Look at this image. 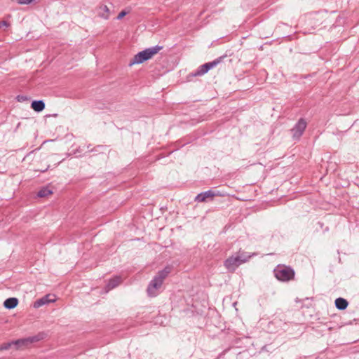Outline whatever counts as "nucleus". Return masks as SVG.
Instances as JSON below:
<instances>
[{
	"mask_svg": "<svg viewBox=\"0 0 359 359\" xmlns=\"http://www.w3.org/2000/svg\"><path fill=\"white\" fill-rule=\"evenodd\" d=\"M171 270V266H165L163 270L159 271L150 281L147 289V294L149 297H154L158 295L159 289L161 287L165 279L170 273Z\"/></svg>",
	"mask_w": 359,
	"mask_h": 359,
	"instance_id": "1",
	"label": "nucleus"
},
{
	"mask_svg": "<svg viewBox=\"0 0 359 359\" xmlns=\"http://www.w3.org/2000/svg\"><path fill=\"white\" fill-rule=\"evenodd\" d=\"M162 49L163 46H155L151 48H146L144 50L139 52L134 56L130 63V65L134 64H141L144 61L151 59L154 55L157 54Z\"/></svg>",
	"mask_w": 359,
	"mask_h": 359,
	"instance_id": "2",
	"label": "nucleus"
},
{
	"mask_svg": "<svg viewBox=\"0 0 359 359\" xmlns=\"http://www.w3.org/2000/svg\"><path fill=\"white\" fill-rule=\"evenodd\" d=\"M276 278L283 282L290 281L294 278V271L290 266L278 265L273 271Z\"/></svg>",
	"mask_w": 359,
	"mask_h": 359,
	"instance_id": "3",
	"label": "nucleus"
},
{
	"mask_svg": "<svg viewBox=\"0 0 359 359\" xmlns=\"http://www.w3.org/2000/svg\"><path fill=\"white\" fill-rule=\"evenodd\" d=\"M226 57V55H223L221 57H217V59L214 60L212 62L205 63L202 65H201L196 71L193 73L194 76H199L205 74L207 73L210 69L215 67L217 65L221 63L224 58Z\"/></svg>",
	"mask_w": 359,
	"mask_h": 359,
	"instance_id": "4",
	"label": "nucleus"
},
{
	"mask_svg": "<svg viewBox=\"0 0 359 359\" xmlns=\"http://www.w3.org/2000/svg\"><path fill=\"white\" fill-rule=\"evenodd\" d=\"M43 333H39L35 336L13 341L12 344H13V345H15L18 348L22 347H28L30 344L43 339Z\"/></svg>",
	"mask_w": 359,
	"mask_h": 359,
	"instance_id": "5",
	"label": "nucleus"
},
{
	"mask_svg": "<svg viewBox=\"0 0 359 359\" xmlns=\"http://www.w3.org/2000/svg\"><path fill=\"white\" fill-rule=\"evenodd\" d=\"M222 194L219 191L208 190L198 194L194 198V201L199 203L208 202L212 201L215 196H222Z\"/></svg>",
	"mask_w": 359,
	"mask_h": 359,
	"instance_id": "6",
	"label": "nucleus"
},
{
	"mask_svg": "<svg viewBox=\"0 0 359 359\" xmlns=\"http://www.w3.org/2000/svg\"><path fill=\"white\" fill-rule=\"evenodd\" d=\"M307 126V122L303 118L299 119L295 126L291 129L292 137L299 139L304 133Z\"/></svg>",
	"mask_w": 359,
	"mask_h": 359,
	"instance_id": "7",
	"label": "nucleus"
},
{
	"mask_svg": "<svg viewBox=\"0 0 359 359\" xmlns=\"http://www.w3.org/2000/svg\"><path fill=\"white\" fill-rule=\"evenodd\" d=\"M242 264L238 256L233 255L224 261V265L229 272H234L237 267Z\"/></svg>",
	"mask_w": 359,
	"mask_h": 359,
	"instance_id": "8",
	"label": "nucleus"
},
{
	"mask_svg": "<svg viewBox=\"0 0 359 359\" xmlns=\"http://www.w3.org/2000/svg\"><path fill=\"white\" fill-rule=\"evenodd\" d=\"M55 302V295L48 294L43 297L37 299L34 303V307L35 309H38L43 305L48 304L49 303Z\"/></svg>",
	"mask_w": 359,
	"mask_h": 359,
	"instance_id": "9",
	"label": "nucleus"
},
{
	"mask_svg": "<svg viewBox=\"0 0 359 359\" xmlns=\"http://www.w3.org/2000/svg\"><path fill=\"white\" fill-rule=\"evenodd\" d=\"M18 299L15 297H10L6 299L4 302V306L6 309H12L18 306Z\"/></svg>",
	"mask_w": 359,
	"mask_h": 359,
	"instance_id": "10",
	"label": "nucleus"
},
{
	"mask_svg": "<svg viewBox=\"0 0 359 359\" xmlns=\"http://www.w3.org/2000/svg\"><path fill=\"white\" fill-rule=\"evenodd\" d=\"M32 108L37 112H40L45 109V103L43 100H34L31 104Z\"/></svg>",
	"mask_w": 359,
	"mask_h": 359,
	"instance_id": "11",
	"label": "nucleus"
},
{
	"mask_svg": "<svg viewBox=\"0 0 359 359\" xmlns=\"http://www.w3.org/2000/svg\"><path fill=\"white\" fill-rule=\"evenodd\" d=\"M348 303L347 300L344 298L339 297L335 300V306L339 310L346 309L348 306Z\"/></svg>",
	"mask_w": 359,
	"mask_h": 359,
	"instance_id": "12",
	"label": "nucleus"
},
{
	"mask_svg": "<svg viewBox=\"0 0 359 359\" xmlns=\"http://www.w3.org/2000/svg\"><path fill=\"white\" fill-rule=\"evenodd\" d=\"M52 191L49 189L48 187H43L39 191L37 196L39 198H43L52 194Z\"/></svg>",
	"mask_w": 359,
	"mask_h": 359,
	"instance_id": "13",
	"label": "nucleus"
},
{
	"mask_svg": "<svg viewBox=\"0 0 359 359\" xmlns=\"http://www.w3.org/2000/svg\"><path fill=\"white\" fill-rule=\"evenodd\" d=\"M236 256H238L241 264L248 262V259L251 257V255H248L244 252H238V253L236 255Z\"/></svg>",
	"mask_w": 359,
	"mask_h": 359,
	"instance_id": "14",
	"label": "nucleus"
},
{
	"mask_svg": "<svg viewBox=\"0 0 359 359\" xmlns=\"http://www.w3.org/2000/svg\"><path fill=\"white\" fill-rule=\"evenodd\" d=\"M130 11V8H126L123 10L121 12L118 13V15L116 16L117 20L122 19L124 16H126L127 14H128Z\"/></svg>",
	"mask_w": 359,
	"mask_h": 359,
	"instance_id": "15",
	"label": "nucleus"
},
{
	"mask_svg": "<svg viewBox=\"0 0 359 359\" xmlns=\"http://www.w3.org/2000/svg\"><path fill=\"white\" fill-rule=\"evenodd\" d=\"M13 344H12V341H11V342L4 344L3 345H0L1 351L8 349Z\"/></svg>",
	"mask_w": 359,
	"mask_h": 359,
	"instance_id": "16",
	"label": "nucleus"
},
{
	"mask_svg": "<svg viewBox=\"0 0 359 359\" xmlns=\"http://www.w3.org/2000/svg\"><path fill=\"white\" fill-rule=\"evenodd\" d=\"M121 282V278L114 277V287L118 285Z\"/></svg>",
	"mask_w": 359,
	"mask_h": 359,
	"instance_id": "17",
	"label": "nucleus"
},
{
	"mask_svg": "<svg viewBox=\"0 0 359 359\" xmlns=\"http://www.w3.org/2000/svg\"><path fill=\"white\" fill-rule=\"evenodd\" d=\"M9 25H10V24L7 21H5V20L0 21V28H2L4 27H9Z\"/></svg>",
	"mask_w": 359,
	"mask_h": 359,
	"instance_id": "18",
	"label": "nucleus"
},
{
	"mask_svg": "<svg viewBox=\"0 0 359 359\" xmlns=\"http://www.w3.org/2000/svg\"><path fill=\"white\" fill-rule=\"evenodd\" d=\"M112 288V286L111 285V283L109 282V284L106 287L105 293L109 292Z\"/></svg>",
	"mask_w": 359,
	"mask_h": 359,
	"instance_id": "19",
	"label": "nucleus"
},
{
	"mask_svg": "<svg viewBox=\"0 0 359 359\" xmlns=\"http://www.w3.org/2000/svg\"><path fill=\"white\" fill-rule=\"evenodd\" d=\"M19 4H26L27 0H15Z\"/></svg>",
	"mask_w": 359,
	"mask_h": 359,
	"instance_id": "20",
	"label": "nucleus"
},
{
	"mask_svg": "<svg viewBox=\"0 0 359 359\" xmlns=\"http://www.w3.org/2000/svg\"><path fill=\"white\" fill-rule=\"evenodd\" d=\"M34 0H27L26 1V4H29L31 3H32Z\"/></svg>",
	"mask_w": 359,
	"mask_h": 359,
	"instance_id": "21",
	"label": "nucleus"
},
{
	"mask_svg": "<svg viewBox=\"0 0 359 359\" xmlns=\"http://www.w3.org/2000/svg\"><path fill=\"white\" fill-rule=\"evenodd\" d=\"M103 8H104V10L107 11H109V9H108V8L107 7V6H104Z\"/></svg>",
	"mask_w": 359,
	"mask_h": 359,
	"instance_id": "22",
	"label": "nucleus"
}]
</instances>
